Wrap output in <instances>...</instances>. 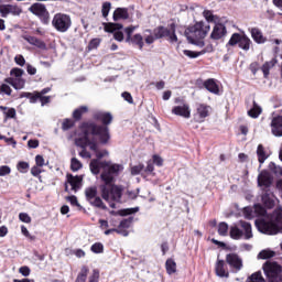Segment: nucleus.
Instances as JSON below:
<instances>
[{
	"label": "nucleus",
	"mask_w": 282,
	"mask_h": 282,
	"mask_svg": "<svg viewBox=\"0 0 282 282\" xmlns=\"http://www.w3.org/2000/svg\"><path fill=\"white\" fill-rule=\"evenodd\" d=\"M113 21H120V19H129V11L127 9L117 8L112 15Z\"/></svg>",
	"instance_id": "35"
},
{
	"label": "nucleus",
	"mask_w": 282,
	"mask_h": 282,
	"mask_svg": "<svg viewBox=\"0 0 282 282\" xmlns=\"http://www.w3.org/2000/svg\"><path fill=\"white\" fill-rule=\"evenodd\" d=\"M102 159H93L89 163V169H90V173H93V175H99L100 174V169H102V171H105V169H107V166H109V161H101Z\"/></svg>",
	"instance_id": "20"
},
{
	"label": "nucleus",
	"mask_w": 282,
	"mask_h": 282,
	"mask_svg": "<svg viewBox=\"0 0 282 282\" xmlns=\"http://www.w3.org/2000/svg\"><path fill=\"white\" fill-rule=\"evenodd\" d=\"M262 109L261 106L257 105V101H253V106L250 110H248V116L250 118H259V116H261L262 113Z\"/></svg>",
	"instance_id": "38"
},
{
	"label": "nucleus",
	"mask_w": 282,
	"mask_h": 282,
	"mask_svg": "<svg viewBox=\"0 0 282 282\" xmlns=\"http://www.w3.org/2000/svg\"><path fill=\"white\" fill-rule=\"evenodd\" d=\"M67 200L72 206H77V208H80V203H78V197L72 195L67 197Z\"/></svg>",
	"instance_id": "58"
},
{
	"label": "nucleus",
	"mask_w": 282,
	"mask_h": 282,
	"mask_svg": "<svg viewBox=\"0 0 282 282\" xmlns=\"http://www.w3.org/2000/svg\"><path fill=\"white\" fill-rule=\"evenodd\" d=\"M111 10V2H104L101 8V13L105 19L109 17V11Z\"/></svg>",
	"instance_id": "50"
},
{
	"label": "nucleus",
	"mask_w": 282,
	"mask_h": 282,
	"mask_svg": "<svg viewBox=\"0 0 282 282\" xmlns=\"http://www.w3.org/2000/svg\"><path fill=\"white\" fill-rule=\"evenodd\" d=\"M66 180L67 184H70L72 191H74L75 193L79 191L80 185L83 184V176H74L73 174H67Z\"/></svg>",
	"instance_id": "24"
},
{
	"label": "nucleus",
	"mask_w": 282,
	"mask_h": 282,
	"mask_svg": "<svg viewBox=\"0 0 282 282\" xmlns=\"http://www.w3.org/2000/svg\"><path fill=\"white\" fill-rule=\"evenodd\" d=\"M23 10L17 4H0V14L3 19L8 17V14H13V17H19Z\"/></svg>",
	"instance_id": "19"
},
{
	"label": "nucleus",
	"mask_w": 282,
	"mask_h": 282,
	"mask_svg": "<svg viewBox=\"0 0 282 282\" xmlns=\"http://www.w3.org/2000/svg\"><path fill=\"white\" fill-rule=\"evenodd\" d=\"M210 106L207 104H196V112L194 113L195 122L202 124V122H206V118L210 116Z\"/></svg>",
	"instance_id": "14"
},
{
	"label": "nucleus",
	"mask_w": 282,
	"mask_h": 282,
	"mask_svg": "<svg viewBox=\"0 0 282 282\" xmlns=\"http://www.w3.org/2000/svg\"><path fill=\"white\" fill-rule=\"evenodd\" d=\"M142 171H144V164L139 163L138 165L131 167V175H140Z\"/></svg>",
	"instance_id": "49"
},
{
	"label": "nucleus",
	"mask_w": 282,
	"mask_h": 282,
	"mask_svg": "<svg viewBox=\"0 0 282 282\" xmlns=\"http://www.w3.org/2000/svg\"><path fill=\"white\" fill-rule=\"evenodd\" d=\"M246 282H265V278H263V274L261 273V271H257L251 275H249Z\"/></svg>",
	"instance_id": "40"
},
{
	"label": "nucleus",
	"mask_w": 282,
	"mask_h": 282,
	"mask_svg": "<svg viewBox=\"0 0 282 282\" xmlns=\"http://www.w3.org/2000/svg\"><path fill=\"white\" fill-rule=\"evenodd\" d=\"M90 250L94 254H102V252H105V245H102V242H95L90 247Z\"/></svg>",
	"instance_id": "44"
},
{
	"label": "nucleus",
	"mask_w": 282,
	"mask_h": 282,
	"mask_svg": "<svg viewBox=\"0 0 282 282\" xmlns=\"http://www.w3.org/2000/svg\"><path fill=\"white\" fill-rule=\"evenodd\" d=\"M0 111H2V113L4 116V122L8 120L17 119V109H14V108H8L6 106H0Z\"/></svg>",
	"instance_id": "29"
},
{
	"label": "nucleus",
	"mask_w": 282,
	"mask_h": 282,
	"mask_svg": "<svg viewBox=\"0 0 282 282\" xmlns=\"http://www.w3.org/2000/svg\"><path fill=\"white\" fill-rule=\"evenodd\" d=\"M82 137L75 139V144L82 151L79 152V158H84L86 160H91V152L95 154L98 160H102V158H109V150L102 149V143H100V139L96 137H91L90 133L80 132ZM87 147L89 151H87Z\"/></svg>",
	"instance_id": "3"
},
{
	"label": "nucleus",
	"mask_w": 282,
	"mask_h": 282,
	"mask_svg": "<svg viewBox=\"0 0 282 282\" xmlns=\"http://www.w3.org/2000/svg\"><path fill=\"white\" fill-rule=\"evenodd\" d=\"M210 32V25H205L204 22H196L193 26L185 30V36L192 45H197L199 41L206 39V34Z\"/></svg>",
	"instance_id": "5"
},
{
	"label": "nucleus",
	"mask_w": 282,
	"mask_h": 282,
	"mask_svg": "<svg viewBox=\"0 0 282 282\" xmlns=\"http://www.w3.org/2000/svg\"><path fill=\"white\" fill-rule=\"evenodd\" d=\"M12 173V170L8 165H1L0 166V177H6V175H10Z\"/></svg>",
	"instance_id": "55"
},
{
	"label": "nucleus",
	"mask_w": 282,
	"mask_h": 282,
	"mask_svg": "<svg viewBox=\"0 0 282 282\" xmlns=\"http://www.w3.org/2000/svg\"><path fill=\"white\" fill-rule=\"evenodd\" d=\"M19 272H20V274H22V276H30V267H28V265H24V267H21L20 269H19Z\"/></svg>",
	"instance_id": "64"
},
{
	"label": "nucleus",
	"mask_w": 282,
	"mask_h": 282,
	"mask_svg": "<svg viewBox=\"0 0 282 282\" xmlns=\"http://www.w3.org/2000/svg\"><path fill=\"white\" fill-rule=\"evenodd\" d=\"M76 127V120L66 118L62 122V131H69V129H74Z\"/></svg>",
	"instance_id": "41"
},
{
	"label": "nucleus",
	"mask_w": 282,
	"mask_h": 282,
	"mask_svg": "<svg viewBox=\"0 0 282 282\" xmlns=\"http://www.w3.org/2000/svg\"><path fill=\"white\" fill-rule=\"evenodd\" d=\"M35 164H36V166H40V167L45 166V159L43 158V155L37 154L35 156Z\"/></svg>",
	"instance_id": "60"
},
{
	"label": "nucleus",
	"mask_w": 282,
	"mask_h": 282,
	"mask_svg": "<svg viewBox=\"0 0 282 282\" xmlns=\"http://www.w3.org/2000/svg\"><path fill=\"white\" fill-rule=\"evenodd\" d=\"M30 12L42 21L43 25H47L50 23V11L45 8V4L35 2L29 8Z\"/></svg>",
	"instance_id": "13"
},
{
	"label": "nucleus",
	"mask_w": 282,
	"mask_h": 282,
	"mask_svg": "<svg viewBox=\"0 0 282 282\" xmlns=\"http://www.w3.org/2000/svg\"><path fill=\"white\" fill-rule=\"evenodd\" d=\"M261 202L264 208L272 210V208L276 206V196H274V193H272V191L264 189V192H262V195H261Z\"/></svg>",
	"instance_id": "18"
},
{
	"label": "nucleus",
	"mask_w": 282,
	"mask_h": 282,
	"mask_svg": "<svg viewBox=\"0 0 282 282\" xmlns=\"http://www.w3.org/2000/svg\"><path fill=\"white\" fill-rule=\"evenodd\" d=\"M276 256V252L270 249H263L262 251L259 252L258 259H272L273 257Z\"/></svg>",
	"instance_id": "42"
},
{
	"label": "nucleus",
	"mask_w": 282,
	"mask_h": 282,
	"mask_svg": "<svg viewBox=\"0 0 282 282\" xmlns=\"http://www.w3.org/2000/svg\"><path fill=\"white\" fill-rule=\"evenodd\" d=\"M257 156L259 164H263L268 158H270V154H268V151H265V147L263 144H259L257 148Z\"/></svg>",
	"instance_id": "33"
},
{
	"label": "nucleus",
	"mask_w": 282,
	"mask_h": 282,
	"mask_svg": "<svg viewBox=\"0 0 282 282\" xmlns=\"http://www.w3.org/2000/svg\"><path fill=\"white\" fill-rule=\"evenodd\" d=\"M262 270L268 279V282H282V267L275 261H267Z\"/></svg>",
	"instance_id": "7"
},
{
	"label": "nucleus",
	"mask_w": 282,
	"mask_h": 282,
	"mask_svg": "<svg viewBox=\"0 0 282 282\" xmlns=\"http://www.w3.org/2000/svg\"><path fill=\"white\" fill-rule=\"evenodd\" d=\"M218 235L220 237H228V225L226 221L218 224Z\"/></svg>",
	"instance_id": "45"
},
{
	"label": "nucleus",
	"mask_w": 282,
	"mask_h": 282,
	"mask_svg": "<svg viewBox=\"0 0 282 282\" xmlns=\"http://www.w3.org/2000/svg\"><path fill=\"white\" fill-rule=\"evenodd\" d=\"M121 96L127 102H129V105H133V96H131V93L124 91Z\"/></svg>",
	"instance_id": "59"
},
{
	"label": "nucleus",
	"mask_w": 282,
	"mask_h": 282,
	"mask_svg": "<svg viewBox=\"0 0 282 282\" xmlns=\"http://www.w3.org/2000/svg\"><path fill=\"white\" fill-rule=\"evenodd\" d=\"M122 171V165L111 164V161H108V165L104 167L101 172V181L104 182L100 185L101 197L105 202H117L120 204L122 199V189L118 185H113L116 176Z\"/></svg>",
	"instance_id": "2"
},
{
	"label": "nucleus",
	"mask_w": 282,
	"mask_h": 282,
	"mask_svg": "<svg viewBox=\"0 0 282 282\" xmlns=\"http://www.w3.org/2000/svg\"><path fill=\"white\" fill-rule=\"evenodd\" d=\"M14 62L17 65H20V67H23L25 65V57H23V55H17Z\"/></svg>",
	"instance_id": "62"
},
{
	"label": "nucleus",
	"mask_w": 282,
	"mask_h": 282,
	"mask_svg": "<svg viewBox=\"0 0 282 282\" xmlns=\"http://www.w3.org/2000/svg\"><path fill=\"white\" fill-rule=\"evenodd\" d=\"M250 32L251 39H253L254 43H258L259 45L265 43L267 39L263 36V33L259 30V28H252Z\"/></svg>",
	"instance_id": "28"
},
{
	"label": "nucleus",
	"mask_w": 282,
	"mask_h": 282,
	"mask_svg": "<svg viewBox=\"0 0 282 282\" xmlns=\"http://www.w3.org/2000/svg\"><path fill=\"white\" fill-rule=\"evenodd\" d=\"M183 54L185 56H188V58H198V56H202L200 51L199 52H194V51H189V50H184Z\"/></svg>",
	"instance_id": "53"
},
{
	"label": "nucleus",
	"mask_w": 282,
	"mask_h": 282,
	"mask_svg": "<svg viewBox=\"0 0 282 282\" xmlns=\"http://www.w3.org/2000/svg\"><path fill=\"white\" fill-rule=\"evenodd\" d=\"M126 32V43H131V40L133 39V32H135V26L130 25L124 29Z\"/></svg>",
	"instance_id": "46"
},
{
	"label": "nucleus",
	"mask_w": 282,
	"mask_h": 282,
	"mask_svg": "<svg viewBox=\"0 0 282 282\" xmlns=\"http://www.w3.org/2000/svg\"><path fill=\"white\" fill-rule=\"evenodd\" d=\"M100 39L96 37L90 40V42L88 43V50H98V47L100 46Z\"/></svg>",
	"instance_id": "48"
},
{
	"label": "nucleus",
	"mask_w": 282,
	"mask_h": 282,
	"mask_svg": "<svg viewBox=\"0 0 282 282\" xmlns=\"http://www.w3.org/2000/svg\"><path fill=\"white\" fill-rule=\"evenodd\" d=\"M153 160V164H155L156 166H164V159H162V156L154 154L152 156Z\"/></svg>",
	"instance_id": "57"
},
{
	"label": "nucleus",
	"mask_w": 282,
	"mask_h": 282,
	"mask_svg": "<svg viewBox=\"0 0 282 282\" xmlns=\"http://www.w3.org/2000/svg\"><path fill=\"white\" fill-rule=\"evenodd\" d=\"M254 213H256V215H259L260 217H263L268 213V210H265V207H263V205L256 204L254 205Z\"/></svg>",
	"instance_id": "47"
},
{
	"label": "nucleus",
	"mask_w": 282,
	"mask_h": 282,
	"mask_svg": "<svg viewBox=\"0 0 282 282\" xmlns=\"http://www.w3.org/2000/svg\"><path fill=\"white\" fill-rule=\"evenodd\" d=\"M89 275V267L88 265H82L79 273L77 274V278L75 279V282H87V276Z\"/></svg>",
	"instance_id": "34"
},
{
	"label": "nucleus",
	"mask_w": 282,
	"mask_h": 282,
	"mask_svg": "<svg viewBox=\"0 0 282 282\" xmlns=\"http://www.w3.org/2000/svg\"><path fill=\"white\" fill-rule=\"evenodd\" d=\"M80 169H83V162H80L76 158L70 159V171H73V173H76L80 171Z\"/></svg>",
	"instance_id": "43"
},
{
	"label": "nucleus",
	"mask_w": 282,
	"mask_h": 282,
	"mask_svg": "<svg viewBox=\"0 0 282 282\" xmlns=\"http://www.w3.org/2000/svg\"><path fill=\"white\" fill-rule=\"evenodd\" d=\"M22 39L26 41L30 45H34V47H37L39 50H47V44L43 42V40L32 36V35H22Z\"/></svg>",
	"instance_id": "22"
},
{
	"label": "nucleus",
	"mask_w": 282,
	"mask_h": 282,
	"mask_svg": "<svg viewBox=\"0 0 282 282\" xmlns=\"http://www.w3.org/2000/svg\"><path fill=\"white\" fill-rule=\"evenodd\" d=\"M28 169H30V163L25 161H20L18 163V171H20V173H28Z\"/></svg>",
	"instance_id": "51"
},
{
	"label": "nucleus",
	"mask_w": 282,
	"mask_h": 282,
	"mask_svg": "<svg viewBox=\"0 0 282 282\" xmlns=\"http://www.w3.org/2000/svg\"><path fill=\"white\" fill-rule=\"evenodd\" d=\"M86 200L94 206V208H100L101 210H107V205L102 202V198L98 196V187L90 186L85 188Z\"/></svg>",
	"instance_id": "9"
},
{
	"label": "nucleus",
	"mask_w": 282,
	"mask_h": 282,
	"mask_svg": "<svg viewBox=\"0 0 282 282\" xmlns=\"http://www.w3.org/2000/svg\"><path fill=\"white\" fill-rule=\"evenodd\" d=\"M272 182H274L272 174H270V172L265 170H263L258 175V186L262 189V192L270 191V187L272 186Z\"/></svg>",
	"instance_id": "15"
},
{
	"label": "nucleus",
	"mask_w": 282,
	"mask_h": 282,
	"mask_svg": "<svg viewBox=\"0 0 282 282\" xmlns=\"http://www.w3.org/2000/svg\"><path fill=\"white\" fill-rule=\"evenodd\" d=\"M172 113L174 116H181V118H191V107L187 104H184L183 106H175L172 109Z\"/></svg>",
	"instance_id": "23"
},
{
	"label": "nucleus",
	"mask_w": 282,
	"mask_h": 282,
	"mask_svg": "<svg viewBox=\"0 0 282 282\" xmlns=\"http://www.w3.org/2000/svg\"><path fill=\"white\" fill-rule=\"evenodd\" d=\"M4 83H7L8 85H11L13 89H23V87H25V79H23L22 77L20 78L8 77L4 79Z\"/></svg>",
	"instance_id": "27"
},
{
	"label": "nucleus",
	"mask_w": 282,
	"mask_h": 282,
	"mask_svg": "<svg viewBox=\"0 0 282 282\" xmlns=\"http://www.w3.org/2000/svg\"><path fill=\"white\" fill-rule=\"evenodd\" d=\"M276 63H279V59H276V57H273L272 59H270L269 62H265L261 66L263 78H270V69H272L276 65Z\"/></svg>",
	"instance_id": "26"
},
{
	"label": "nucleus",
	"mask_w": 282,
	"mask_h": 282,
	"mask_svg": "<svg viewBox=\"0 0 282 282\" xmlns=\"http://www.w3.org/2000/svg\"><path fill=\"white\" fill-rule=\"evenodd\" d=\"M133 221V218H127L120 221L118 225L117 230H121L122 232H126V235H121L122 237H129V228H131V224Z\"/></svg>",
	"instance_id": "31"
},
{
	"label": "nucleus",
	"mask_w": 282,
	"mask_h": 282,
	"mask_svg": "<svg viewBox=\"0 0 282 282\" xmlns=\"http://www.w3.org/2000/svg\"><path fill=\"white\" fill-rule=\"evenodd\" d=\"M0 94H6L7 96H12V88H10L7 84H2L0 86Z\"/></svg>",
	"instance_id": "56"
},
{
	"label": "nucleus",
	"mask_w": 282,
	"mask_h": 282,
	"mask_svg": "<svg viewBox=\"0 0 282 282\" xmlns=\"http://www.w3.org/2000/svg\"><path fill=\"white\" fill-rule=\"evenodd\" d=\"M20 98H29L31 104H35L39 102L40 98H41V93H21L20 94Z\"/></svg>",
	"instance_id": "39"
},
{
	"label": "nucleus",
	"mask_w": 282,
	"mask_h": 282,
	"mask_svg": "<svg viewBox=\"0 0 282 282\" xmlns=\"http://www.w3.org/2000/svg\"><path fill=\"white\" fill-rule=\"evenodd\" d=\"M225 260L229 267L230 272H232L234 274H237L238 272H241V270H243V258H241L239 253H227Z\"/></svg>",
	"instance_id": "12"
},
{
	"label": "nucleus",
	"mask_w": 282,
	"mask_h": 282,
	"mask_svg": "<svg viewBox=\"0 0 282 282\" xmlns=\"http://www.w3.org/2000/svg\"><path fill=\"white\" fill-rule=\"evenodd\" d=\"M19 219L23 224H32V217H30V215L28 213H20Z\"/></svg>",
	"instance_id": "52"
},
{
	"label": "nucleus",
	"mask_w": 282,
	"mask_h": 282,
	"mask_svg": "<svg viewBox=\"0 0 282 282\" xmlns=\"http://www.w3.org/2000/svg\"><path fill=\"white\" fill-rule=\"evenodd\" d=\"M88 112L89 108L87 106H80L73 111V119L75 120V122H80V120H83V116Z\"/></svg>",
	"instance_id": "30"
},
{
	"label": "nucleus",
	"mask_w": 282,
	"mask_h": 282,
	"mask_svg": "<svg viewBox=\"0 0 282 282\" xmlns=\"http://www.w3.org/2000/svg\"><path fill=\"white\" fill-rule=\"evenodd\" d=\"M165 270L167 274H175V272H177V263L175 262V260H173V258H169L165 261Z\"/></svg>",
	"instance_id": "36"
},
{
	"label": "nucleus",
	"mask_w": 282,
	"mask_h": 282,
	"mask_svg": "<svg viewBox=\"0 0 282 282\" xmlns=\"http://www.w3.org/2000/svg\"><path fill=\"white\" fill-rule=\"evenodd\" d=\"M154 39L158 41L160 39H166L170 43H177V34H175V23H172L169 28L156 26L153 30Z\"/></svg>",
	"instance_id": "8"
},
{
	"label": "nucleus",
	"mask_w": 282,
	"mask_h": 282,
	"mask_svg": "<svg viewBox=\"0 0 282 282\" xmlns=\"http://www.w3.org/2000/svg\"><path fill=\"white\" fill-rule=\"evenodd\" d=\"M24 72L22 68L15 67L10 70V76H14L15 78H21Z\"/></svg>",
	"instance_id": "54"
},
{
	"label": "nucleus",
	"mask_w": 282,
	"mask_h": 282,
	"mask_svg": "<svg viewBox=\"0 0 282 282\" xmlns=\"http://www.w3.org/2000/svg\"><path fill=\"white\" fill-rule=\"evenodd\" d=\"M229 236L236 241H239L242 237L245 239H252V225L246 220H240L237 225L229 228Z\"/></svg>",
	"instance_id": "6"
},
{
	"label": "nucleus",
	"mask_w": 282,
	"mask_h": 282,
	"mask_svg": "<svg viewBox=\"0 0 282 282\" xmlns=\"http://www.w3.org/2000/svg\"><path fill=\"white\" fill-rule=\"evenodd\" d=\"M113 39L115 41L122 43V41H124V33H122V31H117L113 33Z\"/></svg>",
	"instance_id": "61"
},
{
	"label": "nucleus",
	"mask_w": 282,
	"mask_h": 282,
	"mask_svg": "<svg viewBox=\"0 0 282 282\" xmlns=\"http://www.w3.org/2000/svg\"><path fill=\"white\" fill-rule=\"evenodd\" d=\"M227 34L228 30L226 29V25L223 23H216L210 33V39L212 41H221V39H224Z\"/></svg>",
	"instance_id": "21"
},
{
	"label": "nucleus",
	"mask_w": 282,
	"mask_h": 282,
	"mask_svg": "<svg viewBox=\"0 0 282 282\" xmlns=\"http://www.w3.org/2000/svg\"><path fill=\"white\" fill-rule=\"evenodd\" d=\"M258 230L263 235H279L282 234V210H275L271 220H260L257 223Z\"/></svg>",
	"instance_id": "4"
},
{
	"label": "nucleus",
	"mask_w": 282,
	"mask_h": 282,
	"mask_svg": "<svg viewBox=\"0 0 282 282\" xmlns=\"http://www.w3.org/2000/svg\"><path fill=\"white\" fill-rule=\"evenodd\" d=\"M112 122L113 115L111 112L98 110L93 113V120L84 121L79 124V131L80 133H89L91 138L99 140L101 147H107L111 142V129H109V126Z\"/></svg>",
	"instance_id": "1"
},
{
	"label": "nucleus",
	"mask_w": 282,
	"mask_h": 282,
	"mask_svg": "<svg viewBox=\"0 0 282 282\" xmlns=\"http://www.w3.org/2000/svg\"><path fill=\"white\" fill-rule=\"evenodd\" d=\"M123 25L121 23L105 22L104 30L108 34H115L117 31L122 30Z\"/></svg>",
	"instance_id": "32"
},
{
	"label": "nucleus",
	"mask_w": 282,
	"mask_h": 282,
	"mask_svg": "<svg viewBox=\"0 0 282 282\" xmlns=\"http://www.w3.org/2000/svg\"><path fill=\"white\" fill-rule=\"evenodd\" d=\"M41 173H43V171H41V166L35 165L31 169V175H33V177H39Z\"/></svg>",
	"instance_id": "63"
},
{
	"label": "nucleus",
	"mask_w": 282,
	"mask_h": 282,
	"mask_svg": "<svg viewBox=\"0 0 282 282\" xmlns=\"http://www.w3.org/2000/svg\"><path fill=\"white\" fill-rule=\"evenodd\" d=\"M130 43H132V45H137L139 50H144V37L140 33L134 34L130 40Z\"/></svg>",
	"instance_id": "37"
},
{
	"label": "nucleus",
	"mask_w": 282,
	"mask_h": 282,
	"mask_svg": "<svg viewBox=\"0 0 282 282\" xmlns=\"http://www.w3.org/2000/svg\"><path fill=\"white\" fill-rule=\"evenodd\" d=\"M271 133L275 138H282V111L281 113L274 115L270 122Z\"/></svg>",
	"instance_id": "16"
},
{
	"label": "nucleus",
	"mask_w": 282,
	"mask_h": 282,
	"mask_svg": "<svg viewBox=\"0 0 282 282\" xmlns=\"http://www.w3.org/2000/svg\"><path fill=\"white\" fill-rule=\"evenodd\" d=\"M227 45H229V47H235V45H238L240 50H243V52H248L250 51V47H252V40H250V37H248V35H246L245 33H234L229 39Z\"/></svg>",
	"instance_id": "10"
},
{
	"label": "nucleus",
	"mask_w": 282,
	"mask_h": 282,
	"mask_svg": "<svg viewBox=\"0 0 282 282\" xmlns=\"http://www.w3.org/2000/svg\"><path fill=\"white\" fill-rule=\"evenodd\" d=\"M205 89L209 91V94L219 95V84H217V79L208 78L205 80Z\"/></svg>",
	"instance_id": "25"
},
{
	"label": "nucleus",
	"mask_w": 282,
	"mask_h": 282,
	"mask_svg": "<svg viewBox=\"0 0 282 282\" xmlns=\"http://www.w3.org/2000/svg\"><path fill=\"white\" fill-rule=\"evenodd\" d=\"M52 25L57 32L65 33L72 28V17L65 13H56L52 20Z\"/></svg>",
	"instance_id": "11"
},
{
	"label": "nucleus",
	"mask_w": 282,
	"mask_h": 282,
	"mask_svg": "<svg viewBox=\"0 0 282 282\" xmlns=\"http://www.w3.org/2000/svg\"><path fill=\"white\" fill-rule=\"evenodd\" d=\"M215 274L220 279H228L230 276V270H228L226 260L217 258L215 263Z\"/></svg>",
	"instance_id": "17"
}]
</instances>
